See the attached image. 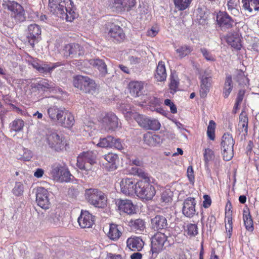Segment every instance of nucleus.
<instances>
[{"label": "nucleus", "mask_w": 259, "mask_h": 259, "mask_svg": "<svg viewBox=\"0 0 259 259\" xmlns=\"http://www.w3.org/2000/svg\"><path fill=\"white\" fill-rule=\"evenodd\" d=\"M65 56L77 57L83 55L84 51L82 48L78 44H69L65 45L63 50Z\"/></svg>", "instance_id": "obj_17"}, {"label": "nucleus", "mask_w": 259, "mask_h": 259, "mask_svg": "<svg viewBox=\"0 0 259 259\" xmlns=\"http://www.w3.org/2000/svg\"><path fill=\"white\" fill-rule=\"evenodd\" d=\"M213 151L209 148L206 149L204 153V158L205 164H207V163L213 158Z\"/></svg>", "instance_id": "obj_57"}, {"label": "nucleus", "mask_w": 259, "mask_h": 259, "mask_svg": "<svg viewBox=\"0 0 259 259\" xmlns=\"http://www.w3.org/2000/svg\"><path fill=\"white\" fill-rule=\"evenodd\" d=\"M60 66V63H51L50 64L46 63L41 64L40 67L38 70L40 73H50L56 67Z\"/></svg>", "instance_id": "obj_38"}, {"label": "nucleus", "mask_w": 259, "mask_h": 259, "mask_svg": "<svg viewBox=\"0 0 259 259\" xmlns=\"http://www.w3.org/2000/svg\"><path fill=\"white\" fill-rule=\"evenodd\" d=\"M47 220L51 224L58 225L60 224L61 217L57 212H52L48 215Z\"/></svg>", "instance_id": "obj_47"}, {"label": "nucleus", "mask_w": 259, "mask_h": 259, "mask_svg": "<svg viewBox=\"0 0 259 259\" xmlns=\"http://www.w3.org/2000/svg\"><path fill=\"white\" fill-rule=\"evenodd\" d=\"M78 222L82 228H91L94 223L93 216L88 211L81 210L80 215L78 218Z\"/></svg>", "instance_id": "obj_23"}, {"label": "nucleus", "mask_w": 259, "mask_h": 259, "mask_svg": "<svg viewBox=\"0 0 259 259\" xmlns=\"http://www.w3.org/2000/svg\"><path fill=\"white\" fill-rule=\"evenodd\" d=\"M187 176L191 183H193L195 179L193 169L192 166H190L187 169Z\"/></svg>", "instance_id": "obj_64"}, {"label": "nucleus", "mask_w": 259, "mask_h": 259, "mask_svg": "<svg viewBox=\"0 0 259 259\" xmlns=\"http://www.w3.org/2000/svg\"><path fill=\"white\" fill-rule=\"evenodd\" d=\"M8 9L11 12V17L15 22H23L25 19L24 11L22 7L15 2H10L7 4Z\"/></svg>", "instance_id": "obj_10"}, {"label": "nucleus", "mask_w": 259, "mask_h": 259, "mask_svg": "<svg viewBox=\"0 0 259 259\" xmlns=\"http://www.w3.org/2000/svg\"><path fill=\"white\" fill-rule=\"evenodd\" d=\"M218 25L223 31L232 28L235 23L234 20L226 12L220 11L216 17Z\"/></svg>", "instance_id": "obj_12"}, {"label": "nucleus", "mask_w": 259, "mask_h": 259, "mask_svg": "<svg viewBox=\"0 0 259 259\" xmlns=\"http://www.w3.org/2000/svg\"><path fill=\"white\" fill-rule=\"evenodd\" d=\"M71 0H49V9L54 15L62 19L71 22L75 18Z\"/></svg>", "instance_id": "obj_1"}, {"label": "nucleus", "mask_w": 259, "mask_h": 259, "mask_svg": "<svg viewBox=\"0 0 259 259\" xmlns=\"http://www.w3.org/2000/svg\"><path fill=\"white\" fill-rule=\"evenodd\" d=\"M41 28L36 24H31L28 27L27 39L31 46L33 48L37 42L41 34Z\"/></svg>", "instance_id": "obj_16"}, {"label": "nucleus", "mask_w": 259, "mask_h": 259, "mask_svg": "<svg viewBox=\"0 0 259 259\" xmlns=\"http://www.w3.org/2000/svg\"><path fill=\"white\" fill-rule=\"evenodd\" d=\"M112 141H114V137L111 136H107L101 138L97 146L102 148L112 147Z\"/></svg>", "instance_id": "obj_42"}, {"label": "nucleus", "mask_w": 259, "mask_h": 259, "mask_svg": "<svg viewBox=\"0 0 259 259\" xmlns=\"http://www.w3.org/2000/svg\"><path fill=\"white\" fill-rule=\"evenodd\" d=\"M192 51V47L187 45L182 46L176 50L177 53L181 58H183L189 55Z\"/></svg>", "instance_id": "obj_40"}, {"label": "nucleus", "mask_w": 259, "mask_h": 259, "mask_svg": "<svg viewBox=\"0 0 259 259\" xmlns=\"http://www.w3.org/2000/svg\"><path fill=\"white\" fill-rule=\"evenodd\" d=\"M248 118L246 114H240L237 134L240 137L241 140L245 139L248 133Z\"/></svg>", "instance_id": "obj_19"}, {"label": "nucleus", "mask_w": 259, "mask_h": 259, "mask_svg": "<svg viewBox=\"0 0 259 259\" xmlns=\"http://www.w3.org/2000/svg\"><path fill=\"white\" fill-rule=\"evenodd\" d=\"M145 82L143 81H132L129 84L130 93L135 97H139L143 93Z\"/></svg>", "instance_id": "obj_28"}, {"label": "nucleus", "mask_w": 259, "mask_h": 259, "mask_svg": "<svg viewBox=\"0 0 259 259\" xmlns=\"http://www.w3.org/2000/svg\"><path fill=\"white\" fill-rule=\"evenodd\" d=\"M134 118L138 124L143 128L147 130L148 122L150 118L146 116L144 114H133Z\"/></svg>", "instance_id": "obj_37"}, {"label": "nucleus", "mask_w": 259, "mask_h": 259, "mask_svg": "<svg viewBox=\"0 0 259 259\" xmlns=\"http://www.w3.org/2000/svg\"><path fill=\"white\" fill-rule=\"evenodd\" d=\"M133 229L136 230H143L145 228V222L141 219L132 220L130 222Z\"/></svg>", "instance_id": "obj_46"}, {"label": "nucleus", "mask_w": 259, "mask_h": 259, "mask_svg": "<svg viewBox=\"0 0 259 259\" xmlns=\"http://www.w3.org/2000/svg\"><path fill=\"white\" fill-rule=\"evenodd\" d=\"M34 87L39 91H49L54 94H62L63 92L61 88L55 87L54 83L45 78H39L36 80Z\"/></svg>", "instance_id": "obj_11"}, {"label": "nucleus", "mask_w": 259, "mask_h": 259, "mask_svg": "<svg viewBox=\"0 0 259 259\" xmlns=\"http://www.w3.org/2000/svg\"><path fill=\"white\" fill-rule=\"evenodd\" d=\"M169 89L171 93H174L178 90L179 85V79L177 75L172 73L170 76Z\"/></svg>", "instance_id": "obj_39"}, {"label": "nucleus", "mask_w": 259, "mask_h": 259, "mask_svg": "<svg viewBox=\"0 0 259 259\" xmlns=\"http://www.w3.org/2000/svg\"><path fill=\"white\" fill-rule=\"evenodd\" d=\"M227 41L232 47L237 50H239L241 48L240 39L238 37H235L234 35H230L227 37Z\"/></svg>", "instance_id": "obj_44"}, {"label": "nucleus", "mask_w": 259, "mask_h": 259, "mask_svg": "<svg viewBox=\"0 0 259 259\" xmlns=\"http://www.w3.org/2000/svg\"><path fill=\"white\" fill-rule=\"evenodd\" d=\"M48 113H61L65 112V109L64 107H58L55 105L53 107H49L47 109Z\"/></svg>", "instance_id": "obj_58"}, {"label": "nucleus", "mask_w": 259, "mask_h": 259, "mask_svg": "<svg viewBox=\"0 0 259 259\" xmlns=\"http://www.w3.org/2000/svg\"><path fill=\"white\" fill-rule=\"evenodd\" d=\"M105 162H102V166L107 171H112L117 168L116 161L118 158L117 154L112 153H109L103 156Z\"/></svg>", "instance_id": "obj_20"}, {"label": "nucleus", "mask_w": 259, "mask_h": 259, "mask_svg": "<svg viewBox=\"0 0 259 259\" xmlns=\"http://www.w3.org/2000/svg\"><path fill=\"white\" fill-rule=\"evenodd\" d=\"M137 182L132 178L122 179L120 183L121 192L126 195L136 194Z\"/></svg>", "instance_id": "obj_15"}, {"label": "nucleus", "mask_w": 259, "mask_h": 259, "mask_svg": "<svg viewBox=\"0 0 259 259\" xmlns=\"http://www.w3.org/2000/svg\"><path fill=\"white\" fill-rule=\"evenodd\" d=\"M49 196L47 189L41 187H38L36 193V201L38 205L45 209L49 208L51 205Z\"/></svg>", "instance_id": "obj_13"}, {"label": "nucleus", "mask_w": 259, "mask_h": 259, "mask_svg": "<svg viewBox=\"0 0 259 259\" xmlns=\"http://www.w3.org/2000/svg\"><path fill=\"white\" fill-rule=\"evenodd\" d=\"M208 12L204 8H199L196 11V21L201 25H204L207 20Z\"/></svg>", "instance_id": "obj_35"}, {"label": "nucleus", "mask_w": 259, "mask_h": 259, "mask_svg": "<svg viewBox=\"0 0 259 259\" xmlns=\"http://www.w3.org/2000/svg\"><path fill=\"white\" fill-rule=\"evenodd\" d=\"M186 232L191 237H194L198 234V227L196 224H190L187 226Z\"/></svg>", "instance_id": "obj_50"}, {"label": "nucleus", "mask_w": 259, "mask_h": 259, "mask_svg": "<svg viewBox=\"0 0 259 259\" xmlns=\"http://www.w3.org/2000/svg\"><path fill=\"white\" fill-rule=\"evenodd\" d=\"M112 147H114L118 150H122L123 149V146L120 140L119 139L114 138V141H112Z\"/></svg>", "instance_id": "obj_63"}, {"label": "nucleus", "mask_w": 259, "mask_h": 259, "mask_svg": "<svg viewBox=\"0 0 259 259\" xmlns=\"http://www.w3.org/2000/svg\"><path fill=\"white\" fill-rule=\"evenodd\" d=\"M60 177L59 178L58 180L61 182H68L72 180V177H73L71 175L69 171L65 167H63L62 170L60 172Z\"/></svg>", "instance_id": "obj_43"}, {"label": "nucleus", "mask_w": 259, "mask_h": 259, "mask_svg": "<svg viewBox=\"0 0 259 259\" xmlns=\"http://www.w3.org/2000/svg\"><path fill=\"white\" fill-rule=\"evenodd\" d=\"M135 170V174L137 175L139 177L142 178V180L139 181H146L147 182H150L149 177L148 174L146 173L142 169L136 167L134 169Z\"/></svg>", "instance_id": "obj_53"}, {"label": "nucleus", "mask_w": 259, "mask_h": 259, "mask_svg": "<svg viewBox=\"0 0 259 259\" xmlns=\"http://www.w3.org/2000/svg\"><path fill=\"white\" fill-rule=\"evenodd\" d=\"M13 193L16 196H20L23 192V185L21 182L16 183L15 186L13 189Z\"/></svg>", "instance_id": "obj_56"}, {"label": "nucleus", "mask_w": 259, "mask_h": 259, "mask_svg": "<svg viewBox=\"0 0 259 259\" xmlns=\"http://www.w3.org/2000/svg\"><path fill=\"white\" fill-rule=\"evenodd\" d=\"M236 79L240 84H246V82H247V78L245 77L243 72L241 71L238 72Z\"/></svg>", "instance_id": "obj_60"}, {"label": "nucleus", "mask_w": 259, "mask_h": 259, "mask_svg": "<svg viewBox=\"0 0 259 259\" xmlns=\"http://www.w3.org/2000/svg\"><path fill=\"white\" fill-rule=\"evenodd\" d=\"M211 78L209 76H202L200 84V96L205 97L211 87Z\"/></svg>", "instance_id": "obj_29"}, {"label": "nucleus", "mask_w": 259, "mask_h": 259, "mask_svg": "<svg viewBox=\"0 0 259 259\" xmlns=\"http://www.w3.org/2000/svg\"><path fill=\"white\" fill-rule=\"evenodd\" d=\"M96 152L87 151L81 153L77 158V166L82 170V174L91 175L93 165L96 163Z\"/></svg>", "instance_id": "obj_2"}, {"label": "nucleus", "mask_w": 259, "mask_h": 259, "mask_svg": "<svg viewBox=\"0 0 259 259\" xmlns=\"http://www.w3.org/2000/svg\"><path fill=\"white\" fill-rule=\"evenodd\" d=\"M234 141L231 135L225 133L222 137L221 146L224 160L229 161L233 156Z\"/></svg>", "instance_id": "obj_7"}, {"label": "nucleus", "mask_w": 259, "mask_h": 259, "mask_svg": "<svg viewBox=\"0 0 259 259\" xmlns=\"http://www.w3.org/2000/svg\"><path fill=\"white\" fill-rule=\"evenodd\" d=\"M32 152L27 149H23V154L19 158L24 161H29L32 157Z\"/></svg>", "instance_id": "obj_59"}, {"label": "nucleus", "mask_w": 259, "mask_h": 259, "mask_svg": "<svg viewBox=\"0 0 259 259\" xmlns=\"http://www.w3.org/2000/svg\"><path fill=\"white\" fill-rule=\"evenodd\" d=\"M228 11L233 16L237 17L240 15L239 0H227Z\"/></svg>", "instance_id": "obj_34"}, {"label": "nucleus", "mask_w": 259, "mask_h": 259, "mask_svg": "<svg viewBox=\"0 0 259 259\" xmlns=\"http://www.w3.org/2000/svg\"><path fill=\"white\" fill-rule=\"evenodd\" d=\"M122 233L120 227L115 224H111L107 234L108 238L114 241L117 240L121 236Z\"/></svg>", "instance_id": "obj_30"}, {"label": "nucleus", "mask_w": 259, "mask_h": 259, "mask_svg": "<svg viewBox=\"0 0 259 259\" xmlns=\"http://www.w3.org/2000/svg\"><path fill=\"white\" fill-rule=\"evenodd\" d=\"M147 130L158 131L160 128L161 124L156 119L150 118Z\"/></svg>", "instance_id": "obj_48"}, {"label": "nucleus", "mask_w": 259, "mask_h": 259, "mask_svg": "<svg viewBox=\"0 0 259 259\" xmlns=\"http://www.w3.org/2000/svg\"><path fill=\"white\" fill-rule=\"evenodd\" d=\"M200 52L202 54L203 57L208 61L214 62L215 61V56L212 55L210 51L206 48L200 49Z\"/></svg>", "instance_id": "obj_51"}, {"label": "nucleus", "mask_w": 259, "mask_h": 259, "mask_svg": "<svg viewBox=\"0 0 259 259\" xmlns=\"http://www.w3.org/2000/svg\"><path fill=\"white\" fill-rule=\"evenodd\" d=\"M164 104L167 106H169L171 111V113H176L177 109L176 105L171 101L169 99H166L164 101Z\"/></svg>", "instance_id": "obj_61"}, {"label": "nucleus", "mask_w": 259, "mask_h": 259, "mask_svg": "<svg viewBox=\"0 0 259 259\" xmlns=\"http://www.w3.org/2000/svg\"><path fill=\"white\" fill-rule=\"evenodd\" d=\"M143 141L144 143L149 146H156L162 143L160 136L152 134L150 132H147L143 135Z\"/></svg>", "instance_id": "obj_26"}, {"label": "nucleus", "mask_w": 259, "mask_h": 259, "mask_svg": "<svg viewBox=\"0 0 259 259\" xmlns=\"http://www.w3.org/2000/svg\"><path fill=\"white\" fill-rule=\"evenodd\" d=\"M164 233L157 232L151 238V248L150 251L152 254H157L162 250H166L174 244L173 240Z\"/></svg>", "instance_id": "obj_3"}, {"label": "nucleus", "mask_w": 259, "mask_h": 259, "mask_svg": "<svg viewBox=\"0 0 259 259\" xmlns=\"http://www.w3.org/2000/svg\"><path fill=\"white\" fill-rule=\"evenodd\" d=\"M74 86L85 93L94 94L97 85L95 81L87 76L77 75L73 78Z\"/></svg>", "instance_id": "obj_5"}, {"label": "nucleus", "mask_w": 259, "mask_h": 259, "mask_svg": "<svg viewBox=\"0 0 259 259\" xmlns=\"http://www.w3.org/2000/svg\"><path fill=\"white\" fill-rule=\"evenodd\" d=\"M204 201L203 202V206L204 208H208L211 204V200L210 196L208 195L203 196Z\"/></svg>", "instance_id": "obj_62"}, {"label": "nucleus", "mask_w": 259, "mask_h": 259, "mask_svg": "<svg viewBox=\"0 0 259 259\" xmlns=\"http://www.w3.org/2000/svg\"><path fill=\"white\" fill-rule=\"evenodd\" d=\"M233 89V81L231 75H228L226 76L223 88V95L225 98L229 97L230 94L232 91Z\"/></svg>", "instance_id": "obj_36"}, {"label": "nucleus", "mask_w": 259, "mask_h": 259, "mask_svg": "<svg viewBox=\"0 0 259 259\" xmlns=\"http://www.w3.org/2000/svg\"><path fill=\"white\" fill-rule=\"evenodd\" d=\"M242 7L249 13L259 11V0H242Z\"/></svg>", "instance_id": "obj_31"}, {"label": "nucleus", "mask_w": 259, "mask_h": 259, "mask_svg": "<svg viewBox=\"0 0 259 259\" xmlns=\"http://www.w3.org/2000/svg\"><path fill=\"white\" fill-rule=\"evenodd\" d=\"M63 167V166H61L59 165H54L52 167L51 174L54 179L58 180L59 178L60 177V172L62 170Z\"/></svg>", "instance_id": "obj_55"}, {"label": "nucleus", "mask_w": 259, "mask_h": 259, "mask_svg": "<svg viewBox=\"0 0 259 259\" xmlns=\"http://www.w3.org/2000/svg\"><path fill=\"white\" fill-rule=\"evenodd\" d=\"M167 74L164 63L160 61L157 66L155 77L158 81H162L166 79Z\"/></svg>", "instance_id": "obj_32"}, {"label": "nucleus", "mask_w": 259, "mask_h": 259, "mask_svg": "<svg viewBox=\"0 0 259 259\" xmlns=\"http://www.w3.org/2000/svg\"><path fill=\"white\" fill-rule=\"evenodd\" d=\"M215 123L213 120H210L209 125L207 127V134L211 140H214L215 138Z\"/></svg>", "instance_id": "obj_49"}, {"label": "nucleus", "mask_w": 259, "mask_h": 259, "mask_svg": "<svg viewBox=\"0 0 259 259\" xmlns=\"http://www.w3.org/2000/svg\"><path fill=\"white\" fill-rule=\"evenodd\" d=\"M192 0H174L176 9L179 11H184L189 7Z\"/></svg>", "instance_id": "obj_41"}, {"label": "nucleus", "mask_w": 259, "mask_h": 259, "mask_svg": "<svg viewBox=\"0 0 259 259\" xmlns=\"http://www.w3.org/2000/svg\"><path fill=\"white\" fill-rule=\"evenodd\" d=\"M126 244L131 250L139 251L143 248L144 242L140 237H132L127 239Z\"/></svg>", "instance_id": "obj_25"}, {"label": "nucleus", "mask_w": 259, "mask_h": 259, "mask_svg": "<svg viewBox=\"0 0 259 259\" xmlns=\"http://www.w3.org/2000/svg\"><path fill=\"white\" fill-rule=\"evenodd\" d=\"M116 204L118 209L128 214H132L136 212V206L130 200H117Z\"/></svg>", "instance_id": "obj_24"}, {"label": "nucleus", "mask_w": 259, "mask_h": 259, "mask_svg": "<svg viewBox=\"0 0 259 259\" xmlns=\"http://www.w3.org/2000/svg\"><path fill=\"white\" fill-rule=\"evenodd\" d=\"M24 126V122L22 120L18 119L14 120L11 125V130L16 132H18L21 131Z\"/></svg>", "instance_id": "obj_52"}, {"label": "nucleus", "mask_w": 259, "mask_h": 259, "mask_svg": "<svg viewBox=\"0 0 259 259\" xmlns=\"http://www.w3.org/2000/svg\"><path fill=\"white\" fill-rule=\"evenodd\" d=\"M89 63L95 69H97L102 76L107 74V65L103 60L100 59H90Z\"/></svg>", "instance_id": "obj_27"}, {"label": "nucleus", "mask_w": 259, "mask_h": 259, "mask_svg": "<svg viewBox=\"0 0 259 259\" xmlns=\"http://www.w3.org/2000/svg\"><path fill=\"white\" fill-rule=\"evenodd\" d=\"M107 36L113 41H120L125 37L123 29L119 26L113 23L106 24Z\"/></svg>", "instance_id": "obj_9"}, {"label": "nucleus", "mask_w": 259, "mask_h": 259, "mask_svg": "<svg viewBox=\"0 0 259 259\" xmlns=\"http://www.w3.org/2000/svg\"><path fill=\"white\" fill-rule=\"evenodd\" d=\"M105 127L110 131H115L118 126V118L115 114H105L101 118Z\"/></svg>", "instance_id": "obj_22"}, {"label": "nucleus", "mask_w": 259, "mask_h": 259, "mask_svg": "<svg viewBox=\"0 0 259 259\" xmlns=\"http://www.w3.org/2000/svg\"><path fill=\"white\" fill-rule=\"evenodd\" d=\"M151 228L154 231L160 232L165 230L168 226L167 219L163 215H156L151 220Z\"/></svg>", "instance_id": "obj_21"}, {"label": "nucleus", "mask_w": 259, "mask_h": 259, "mask_svg": "<svg viewBox=\"0 0 259 259\" xmlns=\"http://www.w3.org/2000/svg\"><path fill=\"white\" fill-rule=\"evenodd\" d=\"M46 136L47 143L50 148L58 151L63 147L62 138L56 130H48Z\"/></svg>", "instance_id": "obj_8"}, {"label": "nucleus", "mask_w": 259, "mask_h": 259, "mask_svg": "<svg viewBox=\"0 0 259 259\" xmlns=\"http://www.w3.org/2000/svg\"><path fill=\"white\" fill-rule=\"evenodd\" d=\"M74 117L72 114H63L59 118V123L65 128H71L74 124Z\"/></svg>", "instance_id": "obj_33"}, {"label": "nucleus", "mask_w": 259, "mask_h": 259, "mask_svg": "<svg viewBox=\"0 0 259 259\" xmlns=\"http://www.w3.org/2000/svg\"><path fill=\"white\" fill-rule=\"evenodd\" d=\"M196 202L193 197H188L183 202V214L187 218H192L196 213L195 206Z\"/></svg>", "instance_id": "obj_18"}, {"label": "nucleus", "mask_w": 259, "mask_h": 259, "mask_svg": "<svg viewBox=\"0 0 259 259\" xmlns=\"http://www.w3.org/2000/svg\"><path fill=\"white\" fill-rule=\"evenodd\" d=\"M84 196L87 200L96 207L103 208L107 206V198L106 195L97 189H86Z\"/></svg>", "instance_id": "obj_4"}, {"label": "nucleus", "mask_w": 259, "mask_h": 259, "mask_svg": "<svg viewBox=\"0 0 259 259\" xmlns=\"http://www.w3.org/2000/svg\"><path fill=\"white\" fill-rule=\"evenodd\" d=\"M243 221L246 229L252 232L253 230V221L249 213L243 214Z\"/></svg>", "instance_id": "obj_45"}, {"label": "nucleus", "mask_w": 259, "mask_h": 259, "mask_svg": "<svg viewBox=\"0 0 259 259\" xmlns=\"http://www.w3.org/2000/svg\"><path fill=\"white\" fill-rule=\"evenodd\" d=\"M172 192L170 190H165L161 194V200L163 202L168 203L172 200Z\"/></svg>", "instance_id": "obj_54"}, {"label": "nucleus", "mask_w": 259, "mask_h": 259, "mask_svg": "<svg viewBox=\"0 0 259 259\" xmlns=\"http://www.w3.org/2000/svg\"><path fill=\"white\" fill-rule=\"evenodd\" d=\"M109 2L118 12L129 11L136 5V0H110Z\"/></svg>", "instance_id": "obj_14"}, {"label": "nucleus", "mask_w": 259, "mask_h": 259, "mask_svg": "<svg viewBox=\"0 0 259 259\" xmlns=\"http://www.w3.org/2000/svg\"><path fill=\"white\" fill-rule=\"evenodd\" d=\"M155 188L150 182H137L136 194L139 197L146 200H150L155 196Z\"/></svg>", "instance_id": "obj_6"}]
</instances>
